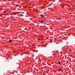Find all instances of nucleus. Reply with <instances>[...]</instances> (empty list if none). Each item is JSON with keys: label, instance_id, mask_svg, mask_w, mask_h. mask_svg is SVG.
I'll return each mask as SVG.
<instances>
[{"label": "nucleus", "instance_id": "4", "mask_svg": "<svg viewBox=\"0 0 75 75\" xmlns=\"http://www.w3.org/2000/svg\"><path fill=\"white\" fill-rule=\"evenodd\" d=\"M6 12H7V11H4L3 12V13H6Z\"/></svg>", "mask_w": 75, "mask_h": 75}, {"label": "nucleus", "instance_id": "6", "mask_svg": "<svg viewBox=\"0 0 75 75\" xmlns=\"http://www.w3.org/2000/svg\"><path fill=\"white\" fill-rule=\"evenodd\" d=\"M58 71H59V72H60V71H61V69H60V70H59Z\"/></svg>", "mask_w": 75, "mask_h": 75}, {"label": "nucleus", "instance_id": "10", "mask_svg": "<svg viewBox=\"0 0 75 75\" xmlns=\"http://www.w3.org/2000/svg\"><path fill=\"white\" fill-rule=\"evenodd\" d=\"M33 51V52H35V50H34Z\"/></svg>", "mask_w": 75, "mask_h": 75}, {"label": "nucleus", "instance_id": "9", "mask_svg": "<svg viewBox=\"0 0 75 75\" xmlns=\"http://www.w3.org/2000/svg\"><path fill=\"white\" fill-rule=\"evenodd\" d=\"M62 7H63V6H62Z\"/></svg>", "mask_w": 75, "mask_h": 75}, {"label": "nucleus", "instance_id": "2", "mask_svg": "<svg viewBox=\"0 0 75 75\" xmlns=\"http://www.w3.org/2000/svg\"><path fill=\"white\" fill-rule=\"evenodd\" d=\"M11 41H12V40H10L9 41V42H11Z\"/></svg>", "mask_w": 75, "mask_h": 75}, {"label": "nucleus", "instance_id": "3", "mask_svg": "<svg viewBox=\"0 0 75 75\" xmlns=\"http://www.w3.org/2000/svg\"><path fill=\"white\" fill-rule=\"evenodd\" d=\"M40 16H41V17H43L44 16H43V15H40Z\"/></svg>", "mask_w": 75, "mask_h": 75}, {"label": "nucleus", "instance_id": "5", "mask_svg": "<svg viewBox=\"0 0 75 75\" xmlns=\"http://www.w3.org/2000/svg\"><path fill=\"white\" fill-rule=\"evenodd\" d=\"M13 15H16V13H14L13 14Z\"/></svg>", "mask_w": 75, "mask_h": 75}, {"label": "nucleus", "instance_id": "7", "mask_svg": "<svg viewBox=\"0 0 75 75\" xmlns=\"http://www.w3.org/2000/svg\"><path fill=\"white\" fill-rule=\"evenodd\" d=\"M59 63V64H61V62H58Z\"/></svg>", "mask_w": 75, "mask_h": 75}, {"label": "nucleus", "instance_id": "8", "mask_svg": "<svg viewBox=\"0 0 75 75\" xmlns=\"http://www.w3.org/2000/svg\"><path fill=\"white\" fill-rule=\"evenodd\" d=\"M60 18H58V20H59Z\"/></svg>", "mask_w": 75, "mask_h": 75}, {"label": "nucleus", "instance_id": "1", "mask_svg": "<svg viewBox=\"0 0 75 75\" xmlns=\"http://www.w3.org/2000/svg\"><path fill=\"white\" fill-rule=\"evenodd\" d=\"M43 22H44V21H41V24H42V23H43Z\"/></svg>", "mask_w": 75, "mask_h": 75}]
</instances>
